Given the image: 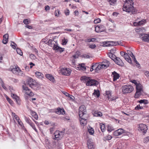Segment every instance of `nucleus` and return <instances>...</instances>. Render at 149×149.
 I'll return each mask as SVG.
<instances>
[{"instance_id":"f257e3e1","label":"nucleus","mask_w":149,"mask_h":149,"mask_svg":"<svg viewBox=\"0 0 149 149\" xmlns=\"http://www.w3.org/2000/svg\"><path fill=\"white\" fill-rule=\"evenodd\" d=\"M133 3L132 0H126L125 2L123 8V10L127 12H132L134 7L132 6Z\"/></svg>"},{"instance_id":"f03ea898","label":"nucleus","mask_w":149,"mask_h":149,"mask_svg":"<svg viewBox=\"0 0 149 149\" xmlns=\"http://www.w3.org/2000/svg\"><path fill=\"white\" fill-rule=\"evenodd\" d=\"M84 81L86 82V85L87 86H95L98 84V81L95 79H91L90 77L84 76Z\"/></svg>"},{"instance_id":"7ed1b4c3","label":"nucleus","mask_w":149,"mask_h":149,"mask_svg":"<svg viewBox=\"0 0 149 149\" xmlns=\"http://www.w3.org/2000/svg\"><path fill=\"white\" fill-rule=\"evenodd\" d=\"M123 94L128 93L132 92L134 90L133 87L129 85L123 86L121 88Z\"/></svg>"},{"instance_id":"20e7f679","label":"nucleus","mask_w":149,"mask_h":149,"mask_svg":"<svg viewBox=\"0 0 149 149\" xmlns=\"http://www.w3.org/2000/svg\"><path fill=\"white\" fill-rule=\"evenodd\" d=\"M84 105H82L79 108V120L81 125L84 126Z\"/></svg>"},{"instance_id":"39448f33","label":"nucleus","mask_w":149,"mask_h":149,"mask_svg":"<svg viewBox=\"0 0 149 149\" xmlns=\"http://www.w3.org/2000/svg\"><path fill=\"white\" fill-rule=\"evenodd\" d=\"M55 140L58 141L61 140L63 137L64 135V131H60L56 130L54 133Z\"/></svg>"},{"instance_id":"423d86ee","label":"nucleus","mask_w":149,"mask_h":149,"mask_svg":"<svg viewBox=\"0 0 149 149\" xmlns=\"http://www.w3.org/2000/svg\"><path fill=\"white\" fill-rule=\"evenodd\" d=\"M138 130L141 132L145 133L148 130L147 127L144 124H140L138 125Z\"/></svg>"},{"instance_id":"0eeeda50","label":"nucleus","mask_w":149,"mask_h":149,"mask_svg":"<svg viewBox=\"0 0 149 149\" xmlns=\"http://www.w3.org/2000/svg\"><path fill=\"white\" fill-rule=\"evenodd\" d=\"M60 71L62 74L67 76L70 75L71 71L69 68H61Z\"/></svg>"},{"instance_id":"6e6552de","label":"nucleus","mask_w":149,"mask_h":149,"mask_svg":"<svg viewBox=\"0 0 149 149\" xmlns=\"http://www.w3.org/2000/svg\"><path fill=\"white\" fill-rule=\"evenodd\" d=\"M105 29V27L102 25H100L95 28V30L96 32L100 33L103 31Z\"/></svg>"},{"instance_id":"1a4fd4ad","label":"nucleus","mask_w":149,"mask_h":149,"mask_svg":"<svg viewBox=\"0 0 149 149\" xmlns=\"http://www.w3.org/2000/svg\"><path fill=\"white\" fill-rule=\"evenodd\" d=\"M54 38L53 39H49L47 42L48 45L51 47H53V48L54 47H55L58 45L57 40H54Z\"/></svg>"},{"instance_id":"9d476101","label":"nucleus","mask_w":149,"mask_h":149,"mask_svg":"<svg viewBox=\"0 0 149 149\" xmlns=\"http://www.w3.org/2000/svg\"><path fill=\"white\" fill-rule=\"evenodd\" d=\"M22 88L23 90L26 91V93L27 95H28L31 96H33L34 95L33 93L27 87H26L25 85V86H23Z\"/></svg>"},{"instance_id":"9b49d317","label":"nucleus","mask_w":149,"mask_h":149,"mask_svg":"<svg viewBox=\"0 0 149 149\" xmlns=\"http://www.w3.org/2000/svg\"><path fill=\"white\" fill-rule=\"evenodd\" d=\"M140 38L143 41L146 42H149V34H141L140 35Z\"/></svg>"},{"instance_id":"f8f14e48","label":"nucleus","mask_w":149,"mask_h":149,"mask_svg":"<svg viewBox=\"0 0 149 149\" xmlns=\"http://www.w3.org/2000/svg\"><path fill=\"white\" fill-rule=\"evenodd\" d=\"M104 47H108L110 46H116V43L112 41L104 42H103Z\"/></svg>"},{"instance_id":"ddd939ff","label":"nucleus","mask_w":149,"mask_h":149,"mask_svg":"<svg viewBox=\"0 0 149 149\" xmlns=\"http://www.w3.org/2000/svg\"><path fill=\"white\" fill-rule=\"evenodd\" d=\"M12 93L11 94V96L15 99L17 103L20 105V101L19 100V97L16 94L14 93H13L11 91Z\"/></svg>"},{"instance_id":"4468645a","label":"nucleus","mask_w":149,"mask_h":149,"mask_svg":"<svg viewBox=\"0 0 149 149\" xmlns=\"http://www.w3.org/2000/svg\"><path fill=\"white\" fill-rule=\"evenodd\" d=\"M114 61L116 64L119 65L123 66L124 65V63L118 57H116Z\"/></svg>"},{"instance_id":"2eb2a0df","label":"nucleus","mask_w":149,"mask_h":149,"mask_svg":"<svg viewBox=\"0 0 149 149\" xmlns=\"http://www.w3.org/2000/svg\"><path fill=\"white\" fill-rule=\"evenodd\" d=\"M87 145L88 148L90 149H94L95 146L94 143L91 140L89 139L88 140Z\"/></svg>"},{"instance_id":"dca6fc26","label":"nucleus","mask_w":149,"mask_h":149,"mask_svg":"<svg viewBox=\"0 0 149 149\" xmlns=\"http://www.w3.org/2000/svg\"><path fill=\"white\" fill-rule=\"evenodd\" d=\"M110 63L109 61L105 60H104L102 64H100L103 68H106L109 67Z\"/></svg>"},{"instance_id":"f3484780","label":"nucleus","mask_w":149,"mask_h":149,"mask_svg":"<svg viewBox=\"0 0 149 149\" xmlns=\"http://www.w3.org/2000/svg\"><path fill=\"white\" fill-rule=\"evenodd\" d=\"M124 132V130L122 129H120L115 131L113 133V134L116 136L120 135Z\"/></svg>"},{"instance_id":"a211bd4d","label":"nucleus","mask_w":149,"mask_h":149,"mask_svg":"<svg viewBox=\"0 0 149 149\" xmlns=\"http://www.w3.org/2000/svg\"><path fill=\"white\" fill-rule=\"evenodd\" d=\"M56 113L58 114L63 115L65 113V111L63 108H58L57 109V111H56Z\"/></svg>"},{"instance_id":"6ab92c4d","label":"nucleus","mask_w":149,"mask_h":149,"mask_svg":"<svg viewBox=\"0 0 149 149\" xmlns=\"http://www.w3.org/2000/svg\"><path fill=\"white\" fill-rule=\"evenodd\" d=\"M112 76L113 77V80L115 81L118 79H119L120 76L119 74L115 72H112Z\"/></svg>"},{"instance_id":"aec40b11","label":"nucleus","mask_w":149,"mask_h":149,"mask_svg":"<svg viewBox=\"0 0 149 149\" xmlns=\"http://www.w3.org/2000/svg\"><path fill=\"white\" fill-rule=\"evenodd\" d=\"M8 35L6 33L3 36V39L2 41V42L4 44H6L8 41Z\"/></svg>"},{"instance_id":"412c9836","label":"nucleus","mask_w":149,"mask_h":149,"mask_svg":"<svg viewBox=\"0 0 149 149\" xmlns=\"http://www.w3.org/2000/svg\"><path fill=\"white\" fill-rule=\"evenodd\" d=\"M53 49L54 50H56L57 52H61L64 51V49L63 48H62L61 47H59L58 46V45H57L56 47H54L53 48Z\"/></svg>"},{"instance_id":"4be33fe9","label":"nucleus","mask_w":149,"mask_h":149,"mask_svg":"<svg viewBox=\"0 0 149 149\" xmlns=\"http://www.w3.org/2000/svg\"><path fill=\"white\" fill-rule=\"evenodd\" d=\"M45 77L47 79L53 82H54L55 79L54 77L51 74H47L45 75Z\"/></svg>"},{"instance_id":"5701e85b","label":"nucleus","mask_w":149,"mask_h":149,"mask_svg":"<svg viewBox=\"0 0 149 149\" xmlns=\"http://www.w3.org/2000/svg\"><path fill=\"white\" fill-rule=\"evenodd\" d=\"M143 92V91H136V92L134 95L135 98H138L141 95L142 93Z\"/></svg>"},{"instance_id":"b1692460","label":"nucleus","mask_w":149,"mask_h":149,"mask_svg":"<svg viewBox=\"0 0 149 149\" xmlns=\"http://www.w3.org/2000/svg\"><path fill=\"white\" fill-rule=\"evenodd\" d=\"M35 81V80H33L32 78H29L27 80L26 83L30 87L32 85V84H33L32 83H33Z\"/></svg>"},{"instance_id":"393cba45","label":"nucleus","mask_w":149,"mask_h":149,"mask_svg":"<svg viewBox=\"0 0 149 149\" xmlns=\"http://www.w3.org/2000/svg\"><path fill=\"white\" fill-rule=\"evenodd\" d=\"M35 74L36 77L39 79H42L44 77L43 74L41 72L38 71L36 72H35Z\"/></svg>"},{"instance_id":"a878e982","label":"nucleus","mask_w":149,"mask_h":149,"mask_svg":"<svg viewBox=\"0 0 149 149\" xmlns=\"http://www.w3.org/2000/svg\"><path fill=\"white\" fill-rule=\"evenodd\" d=\"M123 57L129 63H132V61L130 59V58L127 53L124 54V55L123 56Z\"/></svg>"},{"instance_id":"bb28decb","label":"nucleus","mask_w":149,"mask_h":149,"mask_svg":"<svg viewBox=\"0 0 149 149\" xmlns=\"http://www.w3.org/2000/svg\"><path fill=\"white\" fill-rule=\"evenodd\" d=\"M32 83L33 84H32L30 87L35 90H37V88H38L39 86L38 84L36 81Z\"/></svg>"},{"instance_id":"cd10ccee","label":"nucleus","mask_w":149,"mask_h":149,"mask_svg":"<svg viewBox=\"0 0 149 149\" xmlns=\"http://www.w3.org/2000/svg\"><path fill=\"white\" fill-rule=\"evenodd\" d=\"M146 22V20L143 19L141 21H139L138 22H134V24L135 26H137L138 25H141L144 24Z\"/></svg>"},{"instance_id":"c85d7f7f","label":"nucleus","mask_w":149,"mask_h":149,"mask_svg":"<svg viewBox=\"0 0 149 149\" xmlns=\"http://www.w3.org/2000/svg\"><path fill=\"white\" fill-rule=\"evenodd\" d=\"M111 92L109 91H107L106 92V95L109 101L114 100V99H111Z\"/></svg>"},{"instance_id":"c756f323","label":"nucleus","mask_w":149,"mask_h":149,"mask_svg":"<svg viewBox=\"0 0 149 149\" xmlns=\"http://www.w3.org/2000/svg\"><path fill=\"white\" fill-rule=\"evenodd\" d=\"M88 131L90 134L93 135L94 134V129L90 126H88Z\"/></svg>"},{"instance_id":"7c9ffc66","label":"nucleus","mask_w":149,"mask_h":149,"mask_svg":"<svg viewBox=\"0 0 149 149\" xmlns=\"http://www.w3.org/2000/svg\"><path fill=\"white\" fill-rule=\"evenodd\" d=\"M93 95L96 97H99L100 96V91L98 89L94 90V92L93 93Z\"/></svg>"},{"instance_id":"2f4dec72","label":"nucleus","mask_w":149,"mask_h":149,"mask_svg":"<svg viewBox=\"0 0 149 149\" xmlns=\"http://www.w3.org/2000/svg\"><path fill=\"white\" fill-rule=\"evenodd\" d=\"M136 91H143L142 86L140 83L136 86Z\"/></svg>"},{"instance_id":"473e14b6","label":"nucleus","mask_w":149,"mask_h":149,"mask_svg":"<svg viewBox=\"0 0 149 149\" xmlns=\"http://www.w3.org/2000/svg\"><path fill=\"white\" fill-rule=\"evenodd\" d=\"M93 114L95 116H102V113L100 112L95 111L93 112Z\"/></svg>"},{"instance_id":"72a5a7b5","label":"nucleus","mask_w":149,"mask_h":149,"mask_svg":"<svg viewBox=\"0 0 149 149\" xmlns=\"http://www.w3.org/2000/svg\"><path fill=\"white\" fill-rule=\"evenodd\" d=\"M20 69L19 67H15V68H14L12 70V71L13 73L17 74L19 70Z\"/></svg>"},{"instance_id":"f704fd0d","label":"nucleus","mask_w":149,"mask_h":149,"mask_svg":"<svg viewBox=\"0 0 149 149\" xmlns=\"http://www.w3.org/2000/svg\"><path fill=\"white\" fill-rule=\"evenodd\" d=\"M15 119L18 122L19 124L21 126H23V124L22 121L20 120L19 117L18 116Z\"/></svg>"},{"instance_id":"c9c22d12","label":"nucleus","mask_w":149,"mask_h":149,"mask_svg":"<svg viewBox=\"0 0 149 149\" xmlns=\"http://www.w3.org/2000/svg\"><path fill=\"white\" fill-rule=\"evenodd\" d=\"M100 126L102 132H104L106 130L105 126L104 124L100 123Z\"/></svg>"},{"instance_id":"e433bc0d","label":"nucleus","mask_w":149,"mask_h":149,"mask_svg":"<svg viewBox=\"0 0 149 149\" xmlns=\"http://www.w3.org/2000/svg\"><path fill=\"white\" fill-rule=\"evenodd\" d=\"M77 68H78L77 69L79 70H83L84 69V63L79 64Z\"/></svg>"},{"instance_id":"4c0bfd02","label":"nucleus","mask_w":149,"mask_h":149,"mask_svg":"<svg viewBox=\"0 0 149 149\" xmlns=\"http://www.w3.org/2000/svg\"><path fill=\"white\" fill-rule=\"evenodd\" d=\"M95 72H98L99 70H100L101 69H103V68L102 67V66L100 64L97 67H95Z\"/></svg>"},{"instance_id":"58836bf2","label":"nucleus","mask_w":149,"mask_h":149,"mask_svg":"<svg viewBox=\"0 0 149 149\" xmlns=\"http://www.w3.org/2000/svg\"><path fill=\"white\" fill-rule=\"evenodd\" d=\"M68 40L67 38H64L62 39V44L63 45H66L68 42Z\"/></svg>"},{"instance_id":"ea45409f","label":"nucleus","mask_w":149,"mask_h":149,"mask_svg":"<svg viewBox=\"0 0 149 149\" xmlns=\"http://www.w3.org/2000/svg\"><path fill=\"white\" fill-rule=\"evenodd\" d=\"M109 55L110 58L114 61V60H115V59L116 58L115 56L111 53H109Z\"/></svg>"},{"instance_id":"a19ab883","label":"nucleus","mask_w":149,"mask_h":149,"mask_svg":"<svg viewBox=\"0 0 149 149\" xmlns=\"http://www.w3.org/2000/svg\"><path fill=\"white\" fill-rule=\"evenodd\" d=\"M46 43H44V40H42L40 43L39 46L41 48H42L46 46Z\"/></svg>"},{"instance_id":"79ce46f5","label":"nucleus","mask_w":149,"mask_h":149,"mask_svg":"<svg viewBox=\"0 0 149 149\" xmlns=\"http://www.w3.org/2000/svg\"><path fill=\"white\" fill-rule=\"evenodd\" d=\"M90 68L87 66H84V72L86 73H88L90 71Z\"/></svg>"},{"instance_id":"37998d69","label":"nucleus","mask_w":149,"mask_h":149,"mask_svg":"<svg viewBox=\"0 0 149 149\" xmlns=\"http://www.w3.org/2000/svg\"><path fill=\"white\" fill-rule=\"evenodd\" d=\"M92 58V56L90 54H86L84 55V58Z\"/></svg>"},{"instance_id":"c03bdc74","label":"nucleus","mask_w":149,"mask_h":149,"mask_svg":"<svg viewBox=\"0 0 149 149\" xmlns=\"http://www.w3.org/2000/svg\"><path fill=\"white\" fill-rule=\"evenodd\" d=\"M32 114H33V117L36 120H37L38 118V115L36 114V113L35 112L33 111L32 112Z\"/></svg>"},{"instance_id":"a18cd8bd","label":"nucleus","mask_w":149,"mask_h":149,"mask_svg":"<svg viewBox=\"0 0 149 149\" xmlns=\"http://www.w3.org/2000/svg\"><path fill=\"white\" fill-rule=\"evenodd\" d=\"M127 52L128 54H129L132 57L133 59H134V58H135L134 55H133L132 53L130 50H127Z\"/></svg>"},{"instance_id":"49530a36","label":"nucleus","mask_w":149,"mask_h":149,"mask_svg":"<svg viewBox=\"0 0 149 149\" xmlns=\"http://www.w3.org/2000/svg\"><path fill=\"white\" fill-rule=\"evenodd\" d=\"M10 46L13 48L15 49L17 45L15 42H12L10 45Z\"/></svg>"},{"instance_id":"de8ad7c7","label":"nucleus","mask_w":149,"mask_h":149,"mask_svg":"<svg viewBox=\"0 0 149 149\" xmlns=\"http://www.w3.org/2000/svg\"><path fill=\"white\" fill-rule=\"evenodd\" d=\"M139 102L140 104L144 103L145 104H147L148 103L147 100H142L139 101Z\"/></svg>"},{"instance_id":"09e8293b","label":"nucleus","mask_w":149,"mask_h":149,"mask_svg":"<svg viewBox=\"0 0 149 149\" xmlns=\"http://www.w3.org/2000/svg\"><path fill=\"white\" fill-rule=\"evenodd\" d=\"M17 74L21 76H24L25 75L23 73V72L22 71H21L20 70H19Z\"/></svg>"},{"instance_id":"8fccbe9b","label":"nucleus","mask_w":149,"mask_h":149,"mask_svg":"<svg viewBox=\"0 0 149 149\" xmlns=\"http://www.w3.org/2000/svg\"><path fill=\"white\" fill-rule=\"evenodd\" d=\"M101 22V19L100 18H97L95 19L94 21V22L95 24H97L100 23Z\"/></svg>"},{"instance_id":"3c124183","label":"nucleus","mask_w":149,"mask_h":149,"mask_svg":"<svg viewBox=\"0 0 149 149\" xmlns=\"http://www.w3.org/2000/svg\"><path fill=\"white\" fill-rule=\"evenodd\" d=\"M96 47V45L95 44H91L89 45V47L92 49L95 48Z\"/></svg>"},{"instance_id":"603ef678","label":"nucleus","mask_w":149,"mask_h":149,"mask_svg":"<svg viewBox=\"0 0 149 149\" xmlns=\"http://www.w3.org/2000/svg\"><path fill=\"white\" fill-rule=\"evenodd\" d=\"M16 51L17 52V53L19 54L20 55H22V52L21 51V50L20 49H19L17 48L16 49Z\"/></svg>"},{"instance_id":"864d4df0","label":"nucleus","mask_w":149,"mask_h":149,"mask_svg":"<svg viewBox=\"0 0 149 149\" xmlns=\"http://www.w3.org/2000/svg\"><path fill=\"white\" fill-rule=\"evenodd\" d=\"M143 108L142 107H141L139 104L135 108V110H139L142 109Z\"/></svg>"},{"instance_id":"5fc2aeb1","label":"nucleus","mask_w":149,"mask_h":149,"mask_svg":"<svg viewBox=\"0 0 149 149\" xmlns=\"http://www.w3.org/2000/svg\"><path fill=\"white\" fill-rule=\"evenodd\" d=\"M6 99L9 103L11 104H13V102L9 98L7 97H6Z\"/></svg>"},{"instance_id":"6e6d98bb","label":"nucleus","mask_w":149,"mask_h":149,"mask_svg":"<svg viewBox=\"0 0 149 149\" xmlns=\"http://www.w3.org/2000/svg\"><path fill=\"white\" fill-rule=\"evenodd\" d=\"M113 130V128L111 126L108 125L107 130L108 132H111Z\"/></svg>"},{"instance_id":"4d7b16f0","label":"nucleus","mask_w":149,"mask_h":149,"mask_svg":"<svg viewBox=\"0 0 149 149\" xmlns=\"http://www.w3.org/2000/svg\"><path fill=\"white\" fill-rule=\"evenodd\" d=\"M131 82L132 83L134 84L136 86L139 83H138L137 81L135 80H132L131 81Z\"/></svg>"},{"instance_id":"13d9d810","label":"nucleus","mask_w":149,"mask_h":149,"mask_svg":"<svg viewBox=\"0 0 149 149\" xmlns=\"http://www.w3.org/2000/svg\"><path fill=\"white\" fill-rule=\"evenodd\" d=\"M59 12L60 10H56L54 13V15L55 16L57 17H58Z\"/></svg>"},{"instance_id":"bf43d9fd","label":"nucleus","mask_w":149,"mask_h":149,"mask_svg":"<svg viewBox=\"0 0 149 149\" xmlns=\"http://www.w3.org/2000/svg\"><path fill=\"white\" fill-rule=\"evenodd\" d=\"M0 84L2 86L3 88L4 89L6 90L7 89L4 86V84L3 83V81H2V82H1L0 83Z\"/></svg>"},{"instance_id":"052dcab7","label":"nucleus","mask_w":149,"mask_h":149,"mask_svg":"<svg viewBox=\"0 0 149 149\" xmlns=\"http://www.w3.org/2000/svg\"><path fill=\"white\" fill-rule=\"evenodd\" d=\"M111 5H112L116 1V0H108Z\"/></svg>"},{"instance_id":"680f3d73","label":"nucleus","mask_w":149,"mask_h":149,"mask_svg":"<svg viewBox=\"0 0 149 149\" xmlns=\"http://www.w3.org/2000/svg\"><path fill=\"white\" fill-rule=\"evenodd\" d=\"M145 76L148 78H149V71H146L144 72Z\"/></svg>"},{"instance_id":"e2e57ef3","label":"nucleus","mask_w":149,"mask_h":149,"mask_svg":"<svg viewBox=\"0 0 149 149\" xmlns=\"http://www.w3.org/2000/svg\"><path fill=\"white\" fill-rule=\"evenodd\" d=\"M64 13L66 15H68L69 14V10L68 9H66V10L65 11Z\"/></svg>"},{"instance_id":"0e129e2a","label":"nucleus","mask_w":149,"mask_h":149,"mask_svg":"<svg viewBox=\"0 0 149 149\" xmlns=\"http://www.w3.org/2000/svg\"><path fill=\"white\" fill-rule=\"evenodd\" d=\"M23 22V23L25 24H29V21L28 19H24Z\"/></svg>"},{"instance_id":"69168bd1","label":"nucleus","mask_w":149,"mask_h":149,"mask_svg":"<svg viewBox=\"0 0 149 149\" xmlns=\"http://www.w3.org/2000/svg\"><path fill=\"white\" fill-rule=\"evenodd\" d=\"M25 119L26 122L29 125L30 123H31V122H30L31 121L29 118H27L26 117H25Z\"/></svg>"},{"instance_id":"338daca9","label":"nucleus","mask_w":149,"mask_h":149,"mask_svg":"<svg viewBox=\"0 0 149 149\" xmlns=\"http://www.w3.org/2000/svg\"><path fill=\"white\" fill-rule=\"evenodd\" d=\"M144 141L145 142H147L149 141V137L146 138L144 139Z\"/></svg>"},{"instance_id":"774afa93","label":"nucleus","mask_w":149,"mask_h":149,"mask_svg":"<svg viewBox=\"0 0 149 149\" xmlns=\"http://www.w3.org/2000/svg\"><path fill=\"white\" fill-rule=\"evenodd\" d=\"M12 116L15 118V119L18 116L16 115L15 113L13 112H12Z\"/></svg>"}]
</instances>
